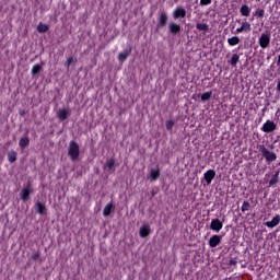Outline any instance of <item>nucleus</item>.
Here are the masks:
<instances>
[{
  "label": "nucleus",
  "mask_w": 280,
  "mask_h": 280,
  "mask_svg": "<svg viewBox=\"0 0 280 280\" xmlns=\"http://www.w3.org/2000/svg\"><path fill=\"white\" fill-rule=\"evenodd\" d=\"M19 145L22 150H25V148H27L30 145V138H27V137L21 138L19 141Z\"/></svg>",
  "instance_id": "23"
},
{
  "label": "nucleus",
  "mask_w": 280,
  "mask_h": 280,
  "mask_svg": "<svg viewBox=\"0 0 280 280\" xmlns=\"http://www.w3.org/2000/svg\"><path fill=\"white\" fill-rule=\"evenodd\" d=\"M240 62V55H237V54H233L232 55V58H231V60H230V65L232 66V67H237V63Z\"/></svg>",
  "instance_id": "27"
},
{
  "label": "nucleus",
  "mask_w": 280,
  "mask_h": 280,
  "mask_svg": "<svg viewBox=\"0 0 280 280\" xmlns=\"http://www.w3.org/2000/svg\"><path fill=\"white\" fill-rule=\"evenodd\" d=\"M16 158H18L16 151L11 150V151L8 153V161H9V163H14V162L16 161Z\"/></svg>",
  "instance_id": "26"
},
{
  "label": "nucleus",
  "mask_w": 280,
  "mask_h": 280,
  "mask_svg": "<svg viewBox=\"0 0 280 280\" xmlns=\"http://www.w3.org/2000/svg\"><path fill=\"white\" fill-rule=\"evenodd\" d=\"M258 44L260 45L261 49H268V47H270V33H261Z\"/></svg>",
  "instance_id": "3"
},
{
  "label": "nucleus",
  "mask_w": 280,
  "mask_h": 280,
  "mask_svg": "<svg viewBox=\"0 0 280 280\" xmlns=\"http://www.w3.org/2000/svg\"><path fill=\"white\" fill-rule=\"evenodd\" d=\"M211 95H213V92H212V91L205 92V93L201 95V102H209V100H211Z\"/></svg>",
  "instance_id": "29"
},
{
  "label": "nucleus",
  "mask_w": 280,
  "mask_h": 280,
  "mask_svg": "<svg viewBox=\"0 0 280 280\" xmlns=\"http://www.w3.org/2000/svg\"><path fill=\"white\" fill-rule=\"evenodd\" d=\"M37 32H38V34H46V32H49V26L47 24L40 22L37 25Z\"/></svg>",
  "instance_id": "21"
},
{
  "label": "nucleus",
  "mask_w": 280,
  "mask_h": 280,
  "mask_svg": "<svg viewBox=\"0 0 280 280\" xmlns=\"http://www.w3.org/2000/svg\"><path fill=\"white\" fill-rule=\"evenodd\" d=\"M200 5H211V0H200Z\"/></svg>",
  "instance_id": "36"
},
{
  "label": "nucleus",
  "mask_w": 280,
  "mask_h": 280,
  "mask_svg": "<svg viewBox=\"0 0 280 280\" xmlns=\"http://www.w3.org/2000/svg\"><path fill=\"white\" fill-rule=\"evenodd\" d=\"M35 211L36 213H39V215H45L47 208L43 205V202L37 201L35 203Z\"/></svg>",
  "instance_id": "16"
},
{
  "label": "nucleus",
  "mask_w": 280,
  "mask_h": 280,
  "mask_svg": "<svg viewBox=\"0 0 280 280\" xmlns=\"http://www.w3.org/2000/svg\"><path fill=\"white\" fill-rule=\"evenodd\" d=\"M244 33V31L242 30V26L236 28V31L234 32V34H242Z\"/></svg>",
  "instance_id": "38"
},
{
  "label": "nucleus",
  "mask_w": 280,
  "mask_h": 280,
  "mask_svg": "<svg viewBox=\"0 0 280 280\" xmlns=\"http://www.w3.org/2000/svg\"><path fill=\"white\" fill-rule=\"evenodd\" d=\"M277 91H279V93H280V79H279V82L277 84Z\"/></svg>",
  "instance_id": "39"
},
{
  "label": "nucleus",
  "mask_w": 280,
  "mask_h": 280,
  "mask_svg": "<svg viewBox=\"0 0 280 280\" xmlns=\"http://www.w3.org/2000/svg\"><path fill=\"white\" fill-rule=\"evenodd\" d=\"M20 115L23 117V115H25V112L21 113Z\"/></svg>",
  "instance_id": "40"
},
{
  "label": "nucleus",
  "mask_w": 280,
  "mask_h": 280,
  "mask_svg": "<svg viewBox=\"0 0 280 280\" xmlns=\"http://www.w3.org/2000/svg\"><path fill=\"white\" fill-rule=\"evenodd\" d=\"M248 209H250V202L244 201L242 207H241L242 212L246 213V211H248Z\"/></svg>",
  "instance_id": "32"
},
{
  "label": "nucleus",
  "mask_w": 280,
  "mask_h": 280,
  "mask_svg": "<svg viewBox=\"0 0 280 280\" xmlns=\"http://www.w3.org/2000/svg\"><path fill=\"white\" fill-rule=\"evenodd\" d=\"M279 171H276L275 174L271 176V179L269 180V187H275L277 183H279Z\"/></svg>",
  "instance_id": "20"
},
{
  "label": "nucleus",
  "mask_w": 280,
  "mask_h": 280,
  "mask_svg": "<svg viewBox=\"0 0 280 280\" xmlns=\"http://www.w3.org/2000/svg\"><path fill=\"white\" fill-rule=\"evenodd\" d=\"M221 242H222V236L212 235L209 240V246L210 248H215L217 246H220Z\"/></svg>",
  "instance_id": "9"
},
{
  "label": "nucleus",
  "mask_w": 280,
  "mask_h": 280,
  "mask_svg": "<svg viewBox=\"0 0 280 280\" xmlns=\"http://www.w3.org/2000/svg\"><path fill=\"white\" fill-rule=\"evenodd\" d=\"M132 54V47L126 48L124 51L118 54V60L119 62H126L128 60V56Z\"/></svg>",
  "instance_id": "7"
},
{
  "label": "nucleus",
  "mask_w": 280,
  "mask_h": 280,
  "mask_svg": "<svg viewBox=\"0 0 280 280\" xmlns=\"http://www.w3.org/2000/svg\"><path fill=\"white\" fill-rule=\"evenodd\" d=\"M167 25V13L161 12L158 18V27H165Z\"/></svg>",
  "instance_id": "12"
},
{
  "label": "nucleus",
  "mask_w": 280,
  "mask_h": 280,
  "mask_svg": "<svg viewBox=\"0 0 280 280\" xmlns=\"http://www.w3.org/2000/svg\"><path fill=\"white\" fill-rule=\"evenodd\" d=\"M57 117L60 121H65L69 117V110L65 108L58 109Z\"/></svg>",
  "instance_id": "17"
},
{
  "label": "nucleus",
  "mask_w": 280,
  "mask_h": 280,
  "mask_svg": "<svg viewBox=\"0 0 280 280\" xmlns=\"http://www.w3.org/2000/svg\"><path fill=\"white\" fill-rule=\"evenodd\" d=\"M32 194V184H28L27 187L23 188L21 191V200H30V195Z\"/></svg>",
  "instance_id": "8"
},
{
  "label": "nucleus",
  "mask_w": 280,
  "mask_h": 280,
  "mask_svg": "<svg viewBox=\"0 0 280 280\" xmlns=\"http://www.w3.org/2000/svg\"><path fill=\"white\" fill-rule=\"evenodd\" d=\"M224 226V223L220 221V219H212L210 223L211 231H214L215 233H220Z\"/></svg>",
  "instance_id": "5"
},
{
  "label": "nucleus",
  "mask_w": 280,
  "mask_h": 280,
  "mask_svg": "<svg viewBox=\"0 0 280 280\" xmlns=\"http://www.w3.org/2000/svg\"><path fill=\"white\" fill-rule=\"evenodd\" d=\"M40 71H43V66L40 63H36L33 66L31 73L32 75H37V73H40Z\"/></svg>",
  "instance_id": "25"
},
{
  "label": "nucleus",
  "mask_w": 280,
  "mask_h": 280,
  "mask_svg": "<svg viewBox=\"0 0 280 280\" xmlns=\"http://www.w3.org/2000/svg\"><path fill=\"white\" fill-rule=\"evenodd\" d=\"M264 14H266V11L264 9H256L255 16H258L259 19H264Z\"/></svg>",
  "instance_id": "33"
},
{
  "label": "nucleus",
  "mask_w": 280,
  "mask_h": 280,
  "mask_svg": "<svg viewBox=\"0 0 280 280\" xmlns=\"http://www.w3.org/2000/svg\"><path fill=\"white\" fill-rule=\"evenodd\" d=\"M241 16H250V7L248 4H243L240 9Z\"/></svg>",
  "instance_id": "19"
},
{
  "label": "nucleus",
  "mask_w": 280,
  "mask_h": 280,
  "mask_svg": "<svg viewBox=\"0 0 280 280\" xmlns=\"http://www.w3.org/2000/svg\"><path fill=\"white\" fill-rule=\"evenodd\" d=\"M182 27L180 24H176L174 22H171L168 24V32L170 34H172L173 36H177V34L180 32Z\"/></svg>",
  "instance_id": "11"
},
{
  "label": "nucleus",
  "mask_w": 280,
  "mask_h": 280,
  "mask_svg": "<svg viewBox=\"0 0 280 280\" xmlns=\"http://www.w3.org/2000/svg\"><path fill=\"white\" fill-rule=\"evenodd\" d=\"M259 152L261 153L262 159H265L266 163L270 165V163H275L277 161V153L275 151L268 150L264 144L258 147Z\"/></svg>",
  "instance_id": "1"
},
{
  "label": "nucleus",
  "mask_w": 280,
  "mask_h": 280,
  "mask_svg": "<svg viewBox=\"0 0 280 280\" xmlns=\"http://www.w3.org/2000/svg\"><path fill=\"white\" fill-rule=\"evenodd\" d=\"M175 124L176 122L173 119L166 120L165 122L166 130L172 131V128H174Z\"/></svg>",
  "instance_id": "30"
},
{
  "label": "nucleus",
  "mask_w": 280,
  "mask_h": 280,
  "mask_svg": "<svg viewBox=\"0 0 280 280\" xmlns=\"http://www.w3.org/2000/svg\"><path fill=\"white\" fill-rule=\"evenodd\" d=\"M185 16H187V10H185V8L177 7L174 9L173 19H185Z\"/></svg>",
  "instance_id": "6"
},
{
  "label": "nucleus",
  "mask_w": 280,
  "mask_h": 280,
  "mask_svg": "<svg viewBox=\"0 0 280 280\" xmlns=\"http://www.w3.org/2000/svg\"><path fill=\"white\" fill-rule=\"evenodd\" d=\"M228 44L230 47H235V45H240V37L233 36L228 39Z\"/></svg>",
  "instance_id": "24"
},
{
  "label": "nucleus",
  "mask_w": 280,
  "mask_h": 280,
  "mask_svg": "<svg viewBox=\"0 0 280 280\" xmlns=\"http://www.w3.org/2000/svg\"><path fill=\"white\" fill-rule=\"evenodd\" d=\"M230 266H237V260H235V259H230Z\"/></svg>",
  "instance_id": "37"
},
{
  "label": "nucleus",
  "mask_w": 280,
  "mask_h": 280,
  "mask_svg": "<svg viewBox=\"0 0 280 280\" xmlns=\"http://www.w3.org/2000/svg\"><path fill=\"white\" fill-rule=\"evenodd\" d=\"M39 257H40V252H36L31 255V259H33L34 261H37Z\"/></svg>",
  "instance_id": "35"
},
{
  "label": "nucleus",
  "mask_w": 280,
  "mask_h": 280,
  "mask_svg": "<svg viewBox=\"0 0 280 280\" xmlns=\"http://www.w3.org/2000/svg\"><path fill=\"white\" fill-rule=\"evenodd\" d=\"M241 28L245 34H248L253 30L249 22H243Z\"/></svg>",
  "instance_id": "28"
},
{
  "label": "nucleus",
  "mask_w": 280,
  "mask_h": 280,
  "mask_svg": "<svg viewBox=\"0 0 280 280\" xmlns=\"http://www.w3.org/2000/svg\"><path fill=\"white\" fill-rule=\"evenodd\" d=\"M203 178H205L207 185H211V183L213 182V178H215V170H208L203 174Z\"/></svg>",
  "instance_id": "10"
},
{
  "label": "nucleus",
  "mask_w": 280,
  "mask_h": 280,
  "mask_svg": "<svg viewBox=\"0 0 280 280\" xmlns=\"http://www.w3.org/2000/svg\"><path fill=\"white\" fill-rule=\"evenodd\" d=\"M105 167L107 170H113L115 172V160L112 159V160L107 161L105 164Z\"/></svg>",
  "instance_id": "31"
},
{
  "label": "nucleus",
  "mask_w": 280,
  "mask_h": 280,
  "mask_svg": "<svg viewBox=\"0 0 280 280\" xmlns=\"http://www.w3.org/2000/svg\"><path fill=\"white\" fill-rule=\"evenodd\" d=\"M139 235L142 238L148 237V235H150V226L149 225H142L140 228Z\"/></svg>",
  "instance_id": "18"
},
{
  "label": "nucleus",
  "mask_w": 280,
  "mask_h": 280,
  "mask_svg": "<svg viewBox=\"0 0 280 280\" xmlns=\"http://www.w3.org/2000/svg\"><path fill=\"white\" fill-rule=\"evenodd\" d=\"M113 211H115V206H113V202H108L103 209L104 218H108Z\"/></svg>",
  "instance_id": "15"
},
{
  "label": "nucleus",
  "mask_w": 280,
  "mask_h": 280,
  "mask_svg": "<svg viewBox=\"0 0 280 280\" xmlns=\"http://www.w3.org/2000/svg\"><path fill=\"white\" fill-rule=\"evenodd\" d=\"M260 130H261V132H266L267 135H269L270 132H275V130H277V124H275V121H272V120H267L262 125Z\"/></svg>",
  "instance_id": "4"
},
{
  "label": "nucleus",
  "mask_w": 280,
  "mask_h": 280,
  "mask_svg": "<svg viewBox=\"0 0 280 280\" xmlns=\"http://www.w3.org/2000/svg\"><path fill=\"white\" fill-rule=\"evenodd\" d=\"M159 176H161V170L159 167L150 170V173H149L150 180L152 182L158 180Z\"/></svg>",
  "instance_id": "14"
},
{
  "label": "nucleus",
  "mask_w": 280,
  "mask_h": 280,
  "mask_svg": "<svg viewBox=\"0 0 280 280\" xmlns=\"http://www.w3.org/2000/svg\"><path fill=\"white\" fill-rule=\"evenodd\" d=\"M73 63V57H68L66 62H65V67H67V69H69L71 67V65Z\"/></svg>",
  "instance_id": "34"
},
{
  "label": "nucleus",
  "mask_w": 280,
  "mask_h": 280,
  "mask_svg": "<svg viewBox=\"0 0 280 280\" xmlns=\"http://www.w3.org/2000/svg\"><path fill=\"white\" fill-rule=\"evenodd\" d=\"M68 156L71 161H78L80 158V144L75 140H71L68 145Z\"/></svg>",
  "instance_id": "2"
},
{
  "label": "nucleus",
  "mask_w": 280,
  "mask_h": 280,
  "mask_svg": "<svg viewBox=\"0 0 280 280\" xmlns=\"http://www.w3.org/2000/svg\"><path fill=\"white\" fill-rule=\"evenodd\" d=\"M196 28L198 30V32H203L205 34H207V32H209V24L197 23Z\"/></svg>",
  "instance_id": "22"
},
{
  "label": "nucleus",
  "mask_w": 280,
  "mask_h": 280,
  "mask_svg": "<svg viewBox=\"0 0 280 280\" xmlns=\"http://www.w3.org/2000/svg\"><path fill=\"white\" fill-rule=\"evenodd\" d=\"M280 223V215L276 214L271 221H267L265 224L268 229H275V226H279Z\"/></svg>",
  "instance_id": "13"
}]
</instances>
